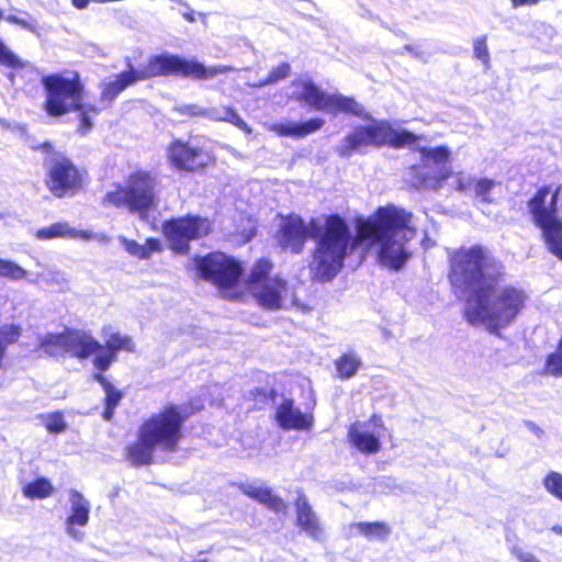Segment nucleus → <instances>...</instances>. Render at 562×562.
Segmentation results:
<instances>
[{
  "instance_id": "nucleus-1",
  "label": "nucleus",
  "mask_w": 562,
  "mask_h": 562,
  "mask_svg": "<svg viewBox=\"0 0 562 562\" xmlns=\"http://www.w3.org/2000/svg\"><path fill=\"white\" fill-rule=\"evenodd\" d=\"M502 276L501 262L481 246L461 248L451 256L449 280L465 295V321L495 335L515 322L527 300L521 289H498Z\"/></svg>"
},
{
  "instance_id": "nucleus-2",
  "label": "nucleus",
  "mask_w": 562,
  "mask_h": 562,
  "mask_svg": "<svg viewBox=\"0 0 562 562\" xmlns=\"http://www.w3.org/2000/svg\"><path fill=\"white\" fill-rule=\"evenodd\" d=\"M308 236L316 240L308 266L313 278L323 283L331 281L356 247L349 226L337 214L327 216L324 225L317 220L306 225L301 216L291 215L282 221L277 234L280 246L295 254L302 251Z\"/></svg>"
},
{
  "instance_id": "nucleus-3",
  "label": "nucleus",
  "mask_w": 562,
  "mask_h": 562,
  "mask_svg": "<svg viewBox=\"0 0 562 562\" xmlns=\"http://www.w3.org/2000/svg\"><path fill=\"white\" fill-rule=\"evenodd\" d=\"M412 217V213L395 205L380 206L359 225V237L376 251L383 266L400 270L411 257L407 243L416 236Z\"/></svg>"
},
{
  "instance_id": "nucleus-4",
  "label": "nucleus",
  "mask_w": 562,
  "mask_h": 562,
  "mask_svg": "<svg viewBox=\"0 0 562 562\" xmlns=\"http://www.w3.org/2000/svg\"><path fill=\"white\" fill-rule=\"evenodd\" d=\"M130 69L115 76L113 80L101 85V102L111 104L112 101L133 83L156 76H180L193 80H211L218 75L234 71L235 68L227 65L205 66L194 58H186L179 55L161 54L153 56L145 67Z\"/></svg>"
},
{
  "instance_id": "nucleus-5",
  "label": "nucleus",
  "mask_w": 562,
  "mask_h": 562,
  "mask_svg": "<svg viewBox=\"0 0 562 562\" xmlns=\"http://www.w3.org/2000/svg\"><path fill=\"white\" fill-rule=\"evenodd\" d=\"M158 181L155 175L137 170L128 176L125 183L115 191L108 192L103 199L104 205L125 209L137 214L140 220H147L148 213L157 204Z\"/></svg>"
},
{
  "instance_id": "nucleus-6",
  "label": "nucleus",
  "mask_w": 562,
  "mask_h": 562,
  "mask_svg": "<svg viewBox=\"0 0 562 562\" xmlns=\"http://www.w3.org/2000/svg\"><path fill=\"white\" fill-rule=\"evenodd\" d=\"M560 188L551 193L548 186L541 187L528 201L527 207L532 223L541 231L548 250L562 259V218L558 214Z\"/></svg>"
},
{
  "instance_id": "nucleus-7",
  "label": "nucleus",
  "mask_w": 562,
  "mask_h": 562,
  "mask_svg": "<svg viewBox=\"0 0 562 562\" xmlns=\"http://www.w3.org/2000/svg\"><path fill=\"white\" fill-rule=\"evenodd\" d=\"M418 140V136L407 130H396L387 121H374L372 125H359L353 128L342 140L338 148L341 157H351L361 147H381L385 144L400 148L412 146Z\"/></svg>"
},
{
  "instance_id": "nucleus-8",
  "label": "nucleus",
  "mask_w": 562,
  "mask_h": 562,
  "mask_svg": "<svg viewBox=\"0 0 562 562\" xmlns=\"http://www.w3.org/2000/svg\"><path fill=\"white\" fill-rule=\"evenodd\" d=\"M186 420L177 405H170L162 412L151 415L139 429L157 449L172 452L177 449L182 437V426Z\"/></svg>"
},
{
  "instance_id": "nucleus-9",
  "label": "nucleus",
  "mask_w": 562,
  "mask_h": 562,
  "mask_svg": "<svg viewBox=\"0 0 562 562\" xmlns=\"http://www.w3.org/2000/svg\"><path fill=\"white\" fill-rule=\"evenodd\" d=\"M46 92L45 111L50 116H61L74 110H82V86L77 78L60 75L43 76Z\"/></svg>"
},
{
  "instance_id": "nucleus-10",
  "label": "nucleus",
  "mask_w": 562,
  "mask_h": 562,
  "mask_svg": "<svg viewBox=\"0 0 562 562\" xmlns=\"http://www.w3.org/2000/svg\"><path fill=\"white\" fill-rule=\"evenodd\" d=\"M271 268L269 260H258L248 277V290L261 307L278 310L284 307L288 286L284 280L269 277Z\"/></svg>"
},
{
  "instance_id": "nucleus-11",
  "label": "nucleus",
  "mask_w": 562,
  "mask_h": 562,
  "mask_svg": "<svg viewBox=\"0 0 562 562\" xmlns=\"http://www.w3.org/2000/svg\"><path fill=\"white\" fill-rule=\"evenodd\" d=\"M40 349L50 357L69 353L86 359L98 355L101 344L88 331L67 329L60 334H46L40 338Z\"/></svg>"
},
{
  "instance_id": "nucleus-12",
  "label": "nucleus",
  "mask_w": 562,
  "mask_h": 562,
  "mask_svg": "<svg viewBox=\"0 0 562 562\" xmlns=\"http://www.w3.org/2000/svg\"><path fill=\"white\" fill-rule=\"evenodd\" d=\"M44 165L46 167V186L56 198L72 194L81 188V172L63 153H50Z\"/></svg>"
},
{
  "instance_id": "nucleus-13",
  "label": "nucleus",
  "mask_w": 562,
  "mask_h": 562,
  "mask_svg": "<svg viewBox=\"0 0 562 562\" xmlns=\"http://www.w3.org/2000/svg\"><path fill=\"white\" fill-rule=\"evenodd\" d=\"M211 232L207 218L198 215L175 217L162 224V233L169 247L178 254H188L190 241L200 239Z\"/></svg>"
},
{
  "instance_id": "nucleus-14",
  "label": "nucleus",
  "mask_w": 562,
  "mask_h": 562,
  "mask_svg": "<svg viewBox=\"0 0 562 562\" xmlns=\"http://www.w3.org/2000/svg\"><path fill=\"white\" fill-rule=\"evenodd\" d=\"M194 261L201 278L213 282L221 289L233 288L241 276L239 262L223 252L196 257Z\"/></svg>"
},
{
  "instance_id": "nucleus-15",
  "label": "nucleus",
  "mask_w": 562,
  "mask_h": 562,
  "mask_svg": "<svg viewBox=\"0 0 562 562\" xmlns=\"http://www.w3.org/2000/svg\"><path fill=\"white\" fill-rule=\"evenodd\" d=\"M422 160L425 167L430 168L434 165L435 176L424 177L423 187L438 189L441 187V182L449 177V170L447 161L450 156V151L447 147L439 146L435 148L422 147L419 148Z\"/></svg>"
},
{
  "instance_id": "nucleus-16",
  "label": "nucleus",
  "mask_w": 562,
  "mask_h": 562,
  "mask_svg": "<svg viewBox=\"0 0 562 562\" xmlns=\"http://www.w3.org/2000/svg\"><path fill=\"white\" fill-rule=\"evenodd\" d=\"M297 497L294 506L296 512V526L314 541H322L324 529L317 514L312 508L306 495L302 490L296 491Z\"/></svg>"
},
{
  "instance_id": "nucleus-17",
  "label": "nucleus",
  "mask_w": 562,
  "mask_h": 562,
  "mask_svg": "<svg viewBox=\"0 0 562 562\" xmlns=\"http://www.w3.org/2000/svg\"><path fill=\"white\" fill-rule=\"evenodd\" d=\"M168 158L176 168L188 171L198 170L206 165L201 149L179 139L169 146Z\"/></svg>"
},
{
  "instance_id": "nucleus-18",
  "label": "nucleus",
  "mask_w": 562,
  "mask_h": 562,
  "mask_svg": "<svg viewBox=\"0 0 562 562\" xmlns=\"http://www.w3.org/2000/svg\"><path fill=\"white\" fill-rule=\"evenodd\" d=\"M70 515L67 517L66 533L80 541L83 539L85 533L76 528V526L83 527L89 522L90 517V502L77 490L69 491Z\"/></svg>"
},
{
  "instance_id": "nucleus-19",
  "label": "nucleus",
  "mask_w": 562,
  "mask_h": 562,
  "mask_svg": "<svg viewBox=\"0 0 562 562\" xmlns=\"http://www.w3.org/2000/svg\"><path fill=\"white\" fill-rule=\"evenodd\" d=\"M120 350L133 351L132 338L120 333L105 334V346L101 345L98 355L94 357V367L100 371L108 370Z\"/></svg>"
},
{
  "instance_id": "nucleus-20",
  "label": "nucleus",
  "mask_w": 562,
  "mask_h": 562,
  "mask_svg": "<svg viewBox=\"0 0 562 562\" xmlns=\"http://www.w3.org/2000/svg\"><path fill=\"white\" fill-rule=\"evenodd\" d=\"M276 422L282 429H308L313 425V416L303 413L294 405V401L285 398L276 409Z\"/></svg>"
},
{
  "instance_id": "nucleus-21",
  "label": "nucleus",
  "mask_w": 562,
  "mask_h": 562,
  "mask_svg": "<svg viewBox=\"0 0 562 562\" xmlns=\"http://www.w3.org/2000/svg\"><path fill=\"white\" fill-rule=\"evenodd\" d=\"M325 124L321 117L310 119L306 122L297 123L293 121L277 122L269 126V130L278 136H290L294 138L305 137L319 131Z\"/></svg>"
},
{
  "instance_id": "nucleus-22",
  "label": "nucleus",
  "mask_w": 562,
  "mask_h": 562,
  "mask_svg": "<svg viewBox=\"0 0 562 562\" xmlns=\"http://www.w3.org/2000/svg\"><path fill=\"white\" fill-rule=\"evenodd\" d=\"M239 488L245 495L263 504L270 510L277 514H286V503L280 496L276 495L271 488L257 485L256 483H244Z\"/></svg>"
},
{
  "instance_id": "nucleus-23",
  "label": "nucleus",
  "mask_w": 562,
  "mask_h": 562,
  "mask_svg": "<svg viewBox=\"0 0 562 562\" xmlns=\"http://www.w3.org/2000/svg\"><path fill=\"white\" fill-rule=\"evenodd\" d=\"M157 447L138 430V439L127 448L126 459L133 465H145L153 461V454Z\"/></svg>"
},
{
  "instance_id": "nucleus-24",
  "label": "nucleus",
  "mask_w": 562,
  "mask_h": 562,
  "mask_svg": "<svg viewBox=\"0 0 562 562\" xmlns=\"http://www.w3.org/2000/svg\"><path fill=\"white\" fill-rule=\"evenodd\" d=\"M348 438L363 453H375L381 448L379 438L368 430H361L359 423H355L349 427Z\"/></svg>"
},
{
  "instance_id": "nucleus-25",
  "label": "nucleus",
  "mask_w": 562,
  "mask_h": 562,
  "mask_svg": "<svg viewBox=\"0 0 562 562\" xmlns=\"http://www.w3.org/2000/svg\"><path fill=\"white\" fill-rule=\"evenodd\" d=\"M94 379L101 384L104 396V411L102 413L103 419L110 422L114 416L116 406L123 398V393L116 389L108 379L101 374L95 373Z\"/></svg>"
},
{
  "instance_id": "nucleus-26",
  "label": "nucleus",
  "mask_w": 562,
  "mask_h": 562,
  "mask_svg": "<svg viewBox=\"0 0 562 562\" xmlns=\"http://www.w3.org/2000/svg\"><path fill=\"white\" fill-rule=\"evenodd\" d=\"M391 533L390 527L380 521L356 522L349 526V535H362L368 540L384 541Z\"/></svg>"
},
{
  "instance_id": "nucleus-27",
  "label": "nucleus",
  "mask_w": 562,
  "mask_h": 562,
  "mask_svg": "<svg viewBox=\"0 0 562 562\" xmlns=\"http://www.w3.org/2000/svg\"><path fill=\"white\" fill-rule=\"evenodd\" d=\"M330 94L321 90L313 81L301 82L299 99L316 110H328Z\"/></svg>"
},
{
  "instance_id": "nucleus-28",
  "label": "nucleus",
  "mask_w": 562,
  "mask_h": 562,
  "mask_svg": "<svg viewBox=\"0 0 562 562\" xmlns=\"http://www.w3.org/2000/svg\"><path fill=\"white\" fill-rule=\"evenodd\" d=\"M206 119L214 122H227L248 134L251 133V128L248 124L240 117L235 109L231 106L206 108Z\"/></svg>"
},
{
  "instance_id": "nucleus-29",
  "label": "nucleus",
  "mask_w": 562,
  "mask_h": 562,
  "mask_svg": "<svg viewBox=\"0 0 562 562\" xmlns=\"http://www.w3.org/2000/svg\"><path fill=\"white\" fill-rule=\"evenodd\" d=\"M328 110H338L346 113H351L356 116L371 119L364 113V108L358 103L353 98L345 97L342 94H330Z\"/></svg>"
},
{
  "instance_id": "nucleus-30",
  "label": "nucleus",
  "mask_w": 562,
  "mask_h": 562,
  "mask_svg": "<svg viewBox=\"0 0 562 562\" xmlns=\"http://www.w3.org/2000/svg\"><path fill=\"white\" fill-rule=\"evenodd\" d=\"M22 493L27 498H46L54 493L52 482L46 477H38L33 482L24 484Z\"/></svg>"
},
{
  "instance_id": "nucleus-31",
  "label": "nucleus",
  "mask_w": 562,
  "mask_h": 562,
  "mask_svg": "<svg viewBox=\"0 0 562 562\" xmlns=\"http://www.w3.org/2000/svg\"><path fill=\"white\" fill-rule=\"evenodd\" d=\"M361 363V359L355 352H348L337 359L335 366L339 378L349 379L358 372Z\"/></svg>"
},
{
  "instance_id": "nucleus-32",
  "label": "nucleus",
  "mask_w": 562,
  "mask_h": 562,
  "mask_svg": "<svg viewBox=\"0 0 562 562\" xmlns=\"http://www.w3.org/2000/svg\"><path fill=\"white\" fill-rule=\"evenodd\" d=\"M35 236L38 239H52L57 237H76L77 233L67 223L58 222L48 227L37 229Z\"/></svg>"
},
{
  "instance_id": "nucleus-33",
  "label": "nucleus",
  "mask_w": 562,
  "mask_h": 562,
  "mask_svg": "<svg viewBox=\"0 0 562 562\" xmlns=\"http://www.w3.org/2000/svg\"><path fill=\"white\" fill-rule=\"evenodd\" d=\"M40 281L47 285L58 286L59 289H64L68 284L65 272L56 268H47L45 271L36 273V278L31 282L37 283Z\"/></svg>"
},
{
  "instance_id": "nucleus-34",
  "label": "nucleus",
  "mask_w": 562,
  "mask_h": 562,
  "mask_svg": "<svg viewBox=\"0 0 562 562\" xmlns=\"http://www.w3.org/2000/svg\"><path fill=\"white\" fill-rule=\"evenodd\" d=\"M27 276V271L18 263L0 258V277L14 281L22 280Z\"/></svg>"
},
{
  "instance_id": "nucleus-35",
  "label": "nucleus",
  "mask_w": 562,
  "mask_h": 562,
  "mask_svg": "<svg viewBox=\"0 0 562 562\" xmlns=\"http://www.w3.org/2000/svg\"><path fill=\"white\" fill-rule=\"evenodd\" d=\"M27 276V271L18 263L0 258V277L14 281L22 280Z\"/></svg>"
},
{
  "instance_id": "nucleus-36",
  "label": "nucleus",
  "mask_w": 562,
  "mask_h": 562,
  "mask_svg": "<svg viewBox=\"0 0 562 562\" xmlns=\"http://www.w3.org/2000/svg\"><path fill=\"white\" fill-rule=\"evenodd\" d=\"M548 493L562 502V474L557 471H550L542 481Z\"/></svg>"
},
{
  "instance_id": "nucleus-37",
  "label": "nucleus",
  "mask_w": 562,
  "mask_h": 562,
  "mask_svg": "<svg viewBox=\"0 0 562 562\" xmlns=\"http://www.w3.org/2000/svg\"><path fill=\"white\" fill-rule=\"evenodd\" d=\"M291 71V67L288 63H282L279 66L272 68L268 75L267 78L260 80V82L257 85L258 87H265L268 85H273L279 82L280 80L285 79L289 77Z\"/></svg>"
},
{
  "instance_id": "nucleus-38",
  "label": "nucleus",
  "mask_w": 562,
  "mask_h": 562,
  "mask_svg": "<svg viewBox=\"0 0 562 562\" xmlns=\"http://www.w3.org/2000/svg\"><path fill=\"white\" fill-rule=\"evenodd\" d=\"M0 64L12 68V69H21L26 66V63L23 61L20 57H18L12 50H10L1 41H0Z\"/></svg>"
},
{
  "instance_id": "nucleus-39",
  "label": "nucleus",
  "mask_w": 562,
  "mask_h": 562,
  "mask_svg": "<svg viewBox=\"0 0 562 562\" xmlns=\"http://www.w3.org/2000/svg\"><path fill=\"white\" fill-rule=\"evenodd\" d=\"M496 182L487 178L475 179L473 191L476 198H480L482 202L491 203L492 199L488 196Z\"/></svg>"
},
{
  "instance_id": "nucleus-40",
  "label": "nucleus",
  "mask_w": 562,
  "mask_h": 562,
  "mask_svg": "<svg viewBox=\"0 0 562 562\" xmlns=\"http://www.w3.org/2000/svg\"><path fill=\"white\" fill-rule=\"evenodd\" d=\"M119 240L124 246L125 250L139 259H147L148 258V251L146 250V246H143L138 244L135 240L127 239L124 236H120Z\"/></svg>"
},
{
  "instance_id": "nucleus-41",
  "label": "nucleus",
  "mask_w": 562,
  "mask_h": 562,
  "mask_svg": "<svg viewBox=\"0 0 562 562\" xmlns=\"http://www.w3.org/2000/svg\"><path fill=\"white\" fill-rule=\"evenodd\" d=\"M67 425L60 413H54L48 416L46 422V428L49 432L59 434L66 429Z\"/></svg>"
},
{
  "instance_id": "nucleus-42",
  "label": "nucleus",
  "mask_w": 562,
  "mask_h": 562,
  "mask_svg": "<svg viewBox=\"0 0 562 562\" xmlns=\"http://www.w3.org/2000/svg\"><path fill=\"white\" fill-rule=\"evenodd\" d=\"M473 50H474V56L477 59L482 60L484 66L486 68H488L490 55H488V49H487V45L485 43V40L484 38H480V40L475 41Z\"/></svg>"
},
{
  "instance_id": "nucleus-43",
  "label": "nucleus",
  "mask_w": 562,
  "mask_h": 562,
  "mask_svg": "<svg viewBox=\"0 0 562 562\" xmlns=\"http://www.w3.org/2000/svg\"><path fill=\"white\" fill-rule=\"evenodd\" d=\"M176 110L182 115L206 117V108H202L198 104H183L177 106Z\"/></svg>"
},
{
  "instance_id": "nucleus-44",
  "label": "nucleus",
  "mask_w": 562,
  "mask_h": 562,
  "mask_svg": "<svg viewBox=\"0 0 562 562\" xmlns=\"http://www.w3.org/2000/svg\"><path fill=\"white\" fill-rule=\"evenodd\" d=\"M81 113H80V126H79V132L80 134L85 135L87 134L91 126H92V122L90 120V117L88 116L87 114V110L85 109V106L82 105V110H79Z\"/></svg>"
},
{
  "instance_id": "nucleus-45",
  "label": "nucleus",
  "mask_w": 562,
  "mask_h": 562,
  "mask_svg": "<svg viewBox=\"0 0 562 562\" xmlns=\"http://www.w3.org/2000/svg\"><path fill=\"white\" fill-rule=\"evenodd\" d=\"M514 555L521 562H540L531 552L521 550L520 548H513Z\"/></svg>"
},
{
  "instance_id": "nucleus-46",
  "label": "nucleus",
  "mask_w": 562,
  "mask_h": 562,
  "mask_svg": "<svg viewBox=\"0 0 562 562\" xmlns=\"http://www.w3.org/2000/svg\"><path fill=\"white\" fill-rule=\"evenodd\" d=\"M474 181L475 178L459 176L457 180V189L463 192L473 189Z\"/></svg>"
},
{
  "instance_id": "nucleus-47",
  "label": "nucleus",
  "mask_w": 562,
  "mask_h": 562,
  "mask_svg": "<svg viewBox=\"0 0 562 562\" xmlns=\"http://www.w3.org/2000/svg\"><path fill=\"white\" fill-rule=\"evenodd\" d=\"M146 250L148 251V258L151 256V254L160 250V241L156 238H148L146 240Z\"/></svg>"
},
{
  "instance_id": "nucleus-48",
  "label": "nucleus",
  "mask_w": 562,
  "mask_h": 562,
  "mask_svg": "<svg viewBox=\"0 0 562 562\" xmlns=\"http://www.w3.org/2000/svg\"><path fill=\"white\" fill-rule=\"evenodd\" d=\"M525 424L528 430L535 434L536 436L541 437V435L543 434V430L536 423L527 420Z\"/></svg>"
},
{
  "instance_id": "nucleus-49",
  "label": "nucleus",
  "mask_w": 562,
  "mask_h": 562,
  "mask_svg": "<svg viewBox=\"0 0 562 562\" xmlns=\"http://www.w3.org/2000/svg\"><path fill=\"white\" fill-rule=\"evenodd\" d=\"M514 8L524 7V5H533L539 2V0H510Z\"/></svg>"
},
{
  "instance_id": "nucleus-50",
  "label": "nucleus",
  "mask_w": 562,
  "mask_h": 562,
  "mask_svg": "<svg viewBox=\"0 0 562 562\" xmlns=\"http://www.w3.org/2000/svg\"><path fill=\"white\" fill-rule=\"evenodd\" d=\"M10 20L14 21V22H20V20H18L15 16H11L9 18ZM21 23L23 24V30L24 31H27V32H35V27L33 24L31 23H27L25 21H21Z\"/></svg>"
},
{
  "instance_id": "nucleus-51",
  "label": "nucleus",
  "mask_w": 562,
  "mask_h": 562,
  "mask_svg": "<svg viewBox=\"0 0 562 562\" xmlns=\"http://www.w3.org/2000/svg\"><path fill=\"white\" fill-rule=\"evenodd\" d=\"M90 0H72L74 7L77 9H85L88 7Z\"/></svg>"
},
{
  "instance_id": "nucleus-52",
  "label": "nucleus",
  "mask_w": 562,
  "mask_h": 562,
  "mask_svg": "<svg viewBox=\"0 0 562 562\" xmlns=\"http://www.w3.org/2000/svg\"><path fill=\"white\" fill-rule=\"evenodd\" d=\"M372 422L375 426H379V427L383 426L382 418L380 416L373 415Z\"/></svg>"
},
{
  "instance_id": "nucleus-53",
  "label": "nucleus",
  "mask_w": 562,
  "mask_h": 562,
  "mask_svg": "<svg viewBox=\"0 0 562 562\" xmlns=\"http://www.w3.org/2000/svg\"><path fill=\"white\" fill-rule=\"evenodd\" d=\"M551 530H552L554 533L562 536V526H559V525L552 526V527H551Z\"/></svg>"
},
{
  "instance_id": "nucleus-54",
  "label": "nucleus",
  "mask_w": 562,
  "mask_h": 562,
  "mask_svg": "<svg viewBox=\"0 0 562 562\" xmlns=\"http://www.w3.org/2000/svg\"><path fill=\"white\" fill-rule=\"evenodd\" d=\"M405 49H406L407 52H409V53L414 54L416 57H422V55H420L418 52H416V50H415L412 46H409V45H406V46H405Z\"/></svg>"
},
{
  "instance_id": "nucleus-55",
  "label": "nucleus",
  "mask_w": 562,
  "mask_h": 562,
  "mask_svg": "<svg viewBox=\"0 0 562 562\" xmlns=\"http://www.w3.org/2000/svg\"><path fill=\"white\" fill-rule=\"evenodd\" d=\"M41 148L48 153V150L52 148V146L48 143H44L43 145H41Z\"/></svg>"
},
{
  "instance_id": "nucleus-56",
  "label": "nucleus",
  "mask_w": 562,
  "mask_h": 562,
  "mask_svg": "<svg viewBox=\"0 0 562 562\" xmlns=\"http://www.w3.org/2000/svg\"><path fill=\"white\" fill-rule=\"evenodd\" d=\"M80 236L82 238H88L90 236V234L88 232H80Z\"/></svg>"
},
{
  "instance_id": "nucleus-57",
  "label": "nucleus",
  "mask_w": 562,
  "mask_h": 562,
  "mask_svg": "<svg viewBox=\"0 0 562 562\" xmlns=\"http://www.w3.org/2000/svg\"><path fill=\"white\" fill-rule=\"evenodd\" d=\"M89 110H90V111H93V112H98V110H97V108H95L94 105H91V106L89 108Z\"/></svg>"
}]
</instances>
